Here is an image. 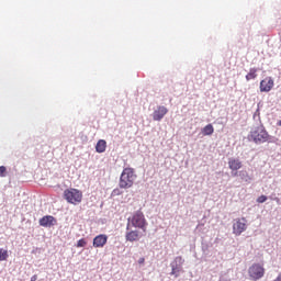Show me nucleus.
Returning a JSON list of instances; mask_svg holds the SVG:
<instances>
[{"label": "nucleus", "instance_id": "6e6552de", "mask_svg": "<svg viewBox=\"0 0 281 281\" xmlns=\"http://www.w3.org/2000/svg\"><path fill=\"white\" fill-rule=\"evenodd\" d=\"M276 82L273 81L272 77H266L263 80L260 81L259 89L261 93H269L271 89H273Z\"/></svg>", "mask_w": 281, "mask_h": 281}, {"label": "nucleus", "instance_id": "9b49d317", "mask_svg": "<svg viewBox=\"0 0 281 281\" xmlns=\"http://www.w3.org/2000/svg\"><path fill=\"white\" fill-rule=\"evenodd\" d=\"M56 223H57L56 217L52 215H45L42 218H40L41 227H54Z\"/></svg>", "mask_w": 281, "mask_h": 281}, {"label": "nucleus", "instance_id": "a878e982", "mask_svg": "<svg viewBox=\"0 0 281 281\" xmlns=\"http://www.w3.org/2000/svg\"><path fill=\"white\" fill-rule=\"evenodd\" d=\"M278 126H281V121L278 122Z\"/></svg>", "mask_w": 281, "mask_h": 281}, {"label": "nucleus", "instance_id": "f8f14e48", "mask_svg": "<svg viewBox=\"0 0 281 281\" xmlns=\"http://www.w3.org/2000/svg\"><path fill=\"white\" fill-rule=\"evenodd\" d=\"M139 238H142V233H139V231H137V229L128 231L125 235V239L128 243H137V240H139Z\"/></svg>", "mask_w": 281, "mask_h": 281}, {"label": "nucleus", "instance_id": "0eeeda50", "mask_svg": "<svg viewBox=\"0 0 281 281\" xmlns=\"http://www.w3.org/2000/svg\"><path fill=\"white\" fill-rule=\"evenodd\" d=\"M243 232H247V218H236L233 223V234H235V236H240Z\"/></svg>", "mask_w": 281, "mask_h": 281}, {"label": "nucleus", "instance_id": "4be33fe9", "mask_svg": "<svg viewBox=\"0 0 281 281\" xmlns=\"http://www.w3.org/2000/svg\"><path fill=\"white\" fill-rule=\"evenodd\" d=\"M5 166H0V177H5Z\"/></svg>", "mask_w": 281, "mask_h": 281}, {"label": "nucleus", "instance_id": "4468645a", "mask_svg": "<svg viewBox=\"0 0 281 281\" xmlns=\"http://www.w3.org/2000/svg\"><path fill=\"white\" fill-rule=\"evenodd\" d=\"M258 78V68H250L249 72L246 75V80H256Z\"/></svg>", "mask_w": 281, "mask_h": 281}, {"label": "nucleus", "instance_id": "f3484780", "mask_svg": "<svg viewBox=\"0 0 281 281\" xmlns=\"http://www.w3.org/2000/svg\"><path fill=\"white\" fill-rule=\"evenodd\" d=\"M239 177H240L241 181H245L246 183L248 181H251V177H249V173L247 171H240Z\"/></svg>", "mask_w": 281, "mask_h": 281}, {"label": "nucleus", "instance_id": "f257e3e1", "mask_svg": "<svg viewBox=\"0 0 281 281\" xmlns=\"http://www.w3.org/2000/svg\"><path fill=\"white\" fill-rule=\"evenodd\" d=\"M137 179V173H135V169L131 167H126L123 169L120 180H119V188L121 190H128L135 186V181Z\"/></svg>", "mask_w": 281, "mask_h": 281}, {"label": "nucleus", "instance_id": "a211bd4d", "mask_svg": "<svg viewBox=\"0 0 281 281\" xmlns=\"http://www.w3.org/2000/svg\"><path fill=\"white\" fill-rule=\"evenodd\" d=\"M8 258H9L8 250L0 248V262L8 260Z\"/></svg>", "mask_w": 281, "mask_h": 281}, {"label": "nucleus", "instance_id": "1a4fd4ad", "mask_svg": "<svg viewBox=\"0 0 281 281\" xmlns=\"http://www.w3.org/2000/svg\"><path fill=\"white\" fill-rule=\"evenodd\" d=\"M168 114V108L164 105H159L153 113V121L154 122H161L164 117Z\"/></svg>", "mask_w": 281, "mask_h": 281}, {"label": "nucleus", "instance_id": "5701e85b", "mask_svg": "<svg viewBox=\"0 0 281 281\" xmlns=\"http://www.w3.org/2000/svg\"><path fill=\"white\" fill-rule=\"evenodd\" d=\"M146 262V259L144 257H140L138 259V265H144Z\"/></svg>", "mask_w": 281, "mask_h": 281}, {"label": "nucleus", "instance_id": "412c9836", "mask_svg": "<svg viewBox=\"0 0 281 281\" xmlns=\"http://www.w3.org/2000/svg\"><path fill=\"white\" fill-rule=\"evenodd\" d=\"M267 201V195H260L258 199H257V203H265Z\"/></svg>", "mask_w": 281, "mask_h": 281}, {"label": "nucleus", "instance_id": "f03ea898", "mask_svg": "<svg viewBox=\"0 0 281 281\" xmlns=\"http://www.w3.org/2000/svg\"><path fill=\"white\" fill-rule=\"evenodd\" d=\"M248 139L255 144H267V142H271V135L263 125H259L250 131Z\"/></svg>", "mask_w": 281, "mask_h": 281}, {"label": "nucleus", "instance_id": "7ed1b4c3", "mask_svg": "<svg viewBox=\"0 0 281 281\" xmlns=\"http://www.w3.org/2000/svg\"><path fill=\"white\" fill-rule=\"evenodd\" d=\"M136 227L137 229H142V232H146V227H148V222L144 216V212L136 211L132 217L128 218L127 229L128 227Z\"/></svg>", "mask_w": 281, "mask_h": 281}, {"label": "nucleus", "instance_id": "9d476101", "mask_svg": "<svg viewBox=\"0 0 281 281\" xmlns=\"http://www.w3.org/2000/svg\"><path fill=\"white\" fill-rule=\"evenodd\" d=\"M108 241H109V236L104 234H100L93 238L92 245L97 249H102V247H104V245H106Z\"/></svg>", "mask_w": 281, "mask_h": 281}, {"label": "nucleus", "instance_id": "6ab92c4d", "mask_svg": "<svg viewBox=\"0 0 281 281\" xmlns=\"http://www.w3.org/2000/svg\"><path fill=\"white\" fill-rule=\"evenodd\" d=\"M77 247H87V240L85 238H81L77 241Z\"/></svg>", "mask_w": 281, "mask_h": 281}, {"label": "nucleus", "instance_id": "423d86ee", "mask_svg": "<svg viewBox=\"0 0 281 281\" xmlns=\"http://www.w3.org/2000/svg\"><path fill=\"white\" fill-rule=\"evenodd\" d=\"M183 262H186V260H183V257L181 256L176 257L173 261H171L170 263V267H171L170 276H175V278H179V273L183 271Z\"/></svg>", "mask_w": 281, "mask_h": 281}, {"label": "nucleus", "instance_id": "2eb2a0df", "mask_svg": "<svg viewBox=\"0 0 281 281\" xmlns=\"http://www.w3.org/2000/svg\"><path fill=\"white\" fill-rule=\"evenodd\" d=\"M95 150L98 153H104L106 150V140H104V139L98 140V143L95 145Z\"/></svg>", "mask_w": 281, "mask_h": 281}, {"label": "nucleus", "instance_id": "aec40b11", "mask_svg": "<svg viewBox=\"0 0 281 281\" xmlns=\"http://www.w3.org/2000/svg\"><path fill=\"white\" fill-rule=\"evenodd\" d=\"M120 194H122V191H120L119 188H116V189H114V190L112 191V196H120Z\"/></svg>", "mask_w": 281, "mask_h": 281}, {"label": "nucleus", "instance_id": "ddd939ff", "mask_svg": "<svg viewBox=\"0 0 281 281\" xmlns=\"http://www.w3.org/2000/svg\"><path fill=\"white\" fill-rule=\"evenodd\" d=\"M228 168L233 172H236V170H240V168H243V161L238 158H231L228 160Z\"/></svg>", "mask_w": 281, "mask_h": 281}, {"label": "nucleus", "instance_id": "bb28decb", "mask_svg": "<svg viewBox=\"0 0 281 281\" xmlns=\"http://www.w3.org/2000/svg\"><path fill=\"white\" fill-rule=\"evenodd\" d=\"M237 175H238V172H235V173H234V177H236Z\"/></svg>", "mask_w": 281, "mask_h": 281}, {"label": "nucleus", "instance_id": "39448f33", "mask_svg": "<svg viewBox=\"0 0 281 281\" xmlns=\"http://www.w3.org/2000/svg\"><path fill=\"white\" fill-rule=\"evenodd\" d=\"M250 280L258 281L265 278V266L260 263H252L248 269Z\"/></svg>", "mask_w": 281, "mask_h": 281}, {"label": "nucleus", "instance_id": "393cba45", "mask_svg": "<svg viewBox=\"0 0 281 281\" xmlns=\"http://www.w3.org/2000/svg\"><path fill=\"white\" fill-rule=\"evenodd\" d=\"M273 281H281V272L278 274V277Z\"/></svg>", "mask_w": 281, "mask_h": 281}, {"label": "nucleus", "instance_id": "20e7f679", "mask_svg": "<svg viewBox=\"0 0 281 281\" xmlns=\"http://www.w3.org/2000/svg\"><path fill=\"white\" fill-rule=\"evenodd\" d=\"M64 199L67 203H71V205H79V203H82V191L74 188L66 189L64 191Z\"/></svg>", "mask_w": 281, "mask_h": 281}, {"label": "nucleus", "instance_id": "dca6fc26", "mask_svg": "<svg viewBox=\"0 0 281 281\" xmlns=\"http://www.w3.org/2000/svg\"><path fill=\"white\" fill-rule=\"evenodd\" d=\"M202 134L204 136L213 135L214 134V126L212 124H207L202 128Z\"/></svg>", "mask_w": 281, "mask_h": 281}, {"label": "nucleus", "instance_id": "b1692460", "mask_svg": "<svg viewBox=\"0 0 281 281\" xmlns=\"http://www.w3.org/2000/svg\"><path fill=\"white\" fill-rule=\"evenodd\" d=\"M38 280V276L34 274L32 278H31V281H36Z\"/></svg>", "mask_w": 281, "mask_h": 281}]
</instances>
